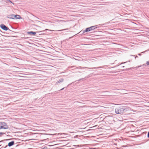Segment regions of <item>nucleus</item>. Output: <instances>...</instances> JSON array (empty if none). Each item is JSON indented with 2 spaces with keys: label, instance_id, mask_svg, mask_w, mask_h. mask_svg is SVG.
<instances>
[{
  "label": "nucleus",
  "instance_id": "nucleus-1",
  "mask_svg": "<svg viewBox=\"0 0 149 149\" xmlns=\"http://www.w3.org/2000/svg\"><path fill=\"white\" fill-rule=\"evenodd\" d=\"M54 124L52 123H48L47 124V131H49V130H52V131L51 132L52 134H47V135H55L56 134L54 133Z\"/></svg>",
  "mask_w": 149,
  "mask_h": 149
},
{
  "label": "nucleus",
  "instance_id": "nucleus-2",
  "mask_svg": "<svg viewBox=\"0 0 149 149\" xmlns=\"http://www.w3.org/2000/svg\"><path fill=\"white\" fill-rule=\"evenodd\" d=\"M125 109V107H121L116 108L115 109V111L117 114H121L123 112V111Z\"/></svg>",
  "mask_w": 149,
  "mask_h": 149
},
{
  "label": "nucleus",
  "instance_id": "nucleus-3",
  "mask_svg": "<svg viewBox=\"0 0 149 149\" xmlns=\"http://www.w3.org/2000/svg\"><path fill=\"white\" fill-rule=\"evenodd\" d=\"M8 128V126L6 123L3 122H0V129H7Z\"/></svg>",
  "mask_w": 149,
  "mask_h": 149
},
{
  "label": "nucleus",
  "instance_id": "nucleus-4",
  "mask_svg": "<svg viewBox=\"0 0 149 149\" xmlns=\"http://www.w3.org/2000/svg\"><path fill=\"white\" fill-rule=\"evenodd\" d=\"M0 26L1 28L4 30L7 31V30H9L10 31V30L4 24H1Z\"/></svg>",
  "mask_w": 149,
  "mask_h": 149
},
{
  "label": "nucleus",
  "instance_id": "nucleus-5",
  "mask_svg": "<svg viewBox=\"0 0 149 149\" xmlns=\"http://www.w3.org/2000/svg\"><path fill=\"white\" fill-rule=\"evenodd\" d=\"M7 18L14 19H15V15L13 14L8 15L7 16Z\"/></svg>",
  "mask_w": 149,
  "mask_h": 149
},
{
  "label": "nucleus",
  "instance_id": "nucleus-6",
  "mask_svg": "<svg viewBox=\"0 0 149 149\" xmlns=\"http://www.w3.org/2000/svg\"><path fill=\"white\" fill-rule=\"evenodd\" d=\"M14 144V141H12L8 143V146L9 147H10L13 145Z\"/></svg>",
  "mask_w": 149,
  "mask_h": 149
},
{
  "label": "nucleus",
  "instance_id": "nucleus-7",
  "mask_svg": "<svg viewBox=\"0 0 149 149\" xmlns=\"http://www.w3.org/2000/svg\"><path fill=\"white\" fill-rule=\"evenodd\" d=\"M96 26H92L89 28L90 29V30L91 31L96 28L97 27Z\"/></svg>",
  "mask_w": 149,
  "mask_h": 149
},
{
  "label": "nucleus",
  "instance_id": "nucleus-8",
  "mask_svg": "<svg viewBox=\"0 0 149 149\" xmlns=\"http://www.w3.org/2000/svg\"><path fill=\"white\" fill-rule=\"evenodd\" d=\"M28 34H32L33 35H34L36 34V33L35 32L31 31L30 32H28Z\"/></svg>",
  "mask_w": 149,
  "mask_h": 149
},
{
  "label": "nucleus",
  "instance_id": "nucleus-9",
  "mask_svg": "<svg viewBox=\"0 0 149 149\" xmlns=\"http://www.w3.org/2000/svg\"><path fill=\"white\" fill-rule=\"evenodd\" d=\"M91 31L90 30V29L89 28H86L85 29V30L83 31V33H84L85 32H88V31Z\"/></svg>",
  "mask_w": 149,
  "mask_h": 149
},
{
  "label": "nucleus",
  "instance_id": "nucleus-10",
  "mask_svg": "<svg viewBox=\"0 0 149 149\" xmlns=\"http://www.w3.org/2000/svg\"><path fill=\"white\" fill-rule=\"evenodd\" d=\"M15 18L17 19H21L22 17L19 15H15Z\"/></svg>",
  "mask_w": 149,
  "mask_h": 149
},
{
  "label": "nucleus",
  "instance_id": "nucleus-11",
  "mask_svg": "<svg viewBox=\"0 0 149 149\" xmlns=\"http://www.w3.org/2000/svg\"><path fill=\"white\" fill-rule=\"evenodd\" d=\"M64 81V79L63 78L57 81V83H60L62 82H63Z\"/></svg>",
  "mask_w": 149,
  "mask_h": 149
},
{
  "label": "nucleus",
  "instance_id": "nucleus-12",
  "mask_svg": "<svg viewBox=\"0 0 149 149\" xmlns=\"http://www.w3.org/2000/svg\"><path fill=\"white\" fill-rule=\"evenodd\" d=\"M102 67H97V68H96V67H93L92 68H88L89 69H96V68H101Z\"/></svg>",
  "mask_w": 149,
  "mask_h": 149
},
{
  "label": "nucleus",
  "instance_id": "nucleus-13",
  "mask_svg": "<svg viewBox=\"0 0 149 149\" xmlns=\"http://www.w3.org/2000/svg\"><path fill=\"white\" fill-rule=\"evenodd\" d=\"M5 134L3 132H0V137L2 136V135H3V134Z\"/></svg>",
  "mask_w": 149,
  "mask_h": 149
},
{
  "label": "nucleus",
  "instance_id": "nucleus-14",
  "mask_svg": "<svg viewBox=\"0 0 149 149\" xmlns=\"http://www.w3.org/2000/svg\"><path fill=\"white\" fill-rule=\"evenodd\" d=\"M52 49L50 48L49 47H47V50H50L51 49Z\"/></svg>",
  "mask_w": 149,
  "mask_h": 149
},
{
  "label": "nucleus",
  "instance_id": "nucleus-15",
  "mask_svg": "<svg viewBox=\"0 0 149 149\" xmlns=\"http://www.w3.org/2000/svg\"><path fill=\"white\" fill-rule=\"evenodd\" d=\"M47 33H50L49 32L51 31H50L48 29H47Z\"/></svg>",
  "mask_w": 149,
  "mask_h": 149
},
{
  "label": "nucleus",
  "instance_id": "nucleus-16",
  "mask_svg": "<svg viewBox=\"0 0 149 149\" xmlns=\"http://www.w3.org/2000/svg\"><path fill=\"white\" fill-rule=\"evenodd\" d=\"M146 64H147V65H149V61H147L146 62Z\"/></svg>",
  "mask_w": 149,
  "mask_h": 149
},
{
  "label": "nucleus",
  "instance_id": "nucleus-17",
  "mask_svg": "<svg viewBox=\"0 0 149 149\" xmlns=\"http://www.w3.org/2000/svg\"><path fill=\"white\" fill-rule=\"evenodd\" d=\"M147 137L148 138L149 137V131L148 132V135H147Z\"/></svg>",
  "mask_w": 149,
  "mask_h": 149
},
{
  "label": "nucleus",
  "instance_id": "nucleus-18",
  "mask_svg": "<svg viewBox=\"0 0 149 149\" xmlns=\"http://www.w3.org/2000/svg\"><path fill=\"white\" fill-rule=\"evenodd\" d=\"M47 58H48V56H50L49 54H47Z\"/></svg>",
  "mask_w": 149,
  "mask_h": 149
},
{
  "label": "nucleus",
  "instance_id": "nucleus-19",
  "mask_svg": "<svg viewBox=\"0 0 149 149\" xmlns=\"http://www.w3.org/2000/svg\"><path fill=\"white\" fill-rule=\"evenodd\" d=\"M146 51H147V50H146L144 52H142L141 53H145V52H146Z\"/></svg>",
  "mask_w": 149,
  "mask_h": 149
},
{
  "label": "nucleus",
  "instance_id": "nucleus-20",
  "mask_svg": "<svg viewBox=\"0 0 149 149\" xmlns=\"http://www.w3.org/2000/svg\"><path fill=\"white\" fill-rule=\"evenodd\" d=\"M3 146H2L1 145H0V148H1L3 147Z\"/></svg>",
  "mask_w": 149,
  "mask_h": 149
},
{
  "label": "nucleus",
  "instance_id": "nucleus-21",
  "mask_svg": "<svg viewBox=\"0 0 149 149\" xmlns=\"http://www.w3.org/2000/svg\"><path fill=\"white\" fill-rule=\"evenodd\" d=\"M64 88H62L61 90H59V91L62 90H63L64 89Z\"/></svg>",
  "mask_w": 149,
  "mask_h": 149
},
{
  "label": "nucleus",
  "instance_id": "nucleus-22",
  "mask_svg": "<svg viewBox=\"0 0 149 149\" xmlns=\"http://www.w3.org/2000/svg\"><path fill=\"white\" fill-rule=\"evenodd\" d=\"M63 29V30H60L59 31H63L64 30H66V29Z\"/></svg>",
  "mask_w": 149,
  "mask_h": 149
},
{
  "label": "nucleus",
  "instance_id": "nucleus-23",
  "mask_svg": "<svg viewBox=\"0 0 149 149\" xmlns=\"http://www.w3.org/2000/svg\"><path fill=\"white\" fill-rule=\"evenodd\" d=\"M83 79H79V81H80V80H81Z\"/></svg>",
  "mask_w": 149,
  "mask_h": 149
},
{
  "label": "nucleus",
  "instance_id": "nucleus-24",
  "mask_svg": "<svg viewBox=\"0 0 149 149\" xmlns=\"http://www.w3.org/2000/svg\"><path fill=\"white\" fill-rule=\"evenodd\" d=\"M49 42H47V45H48V44H49Z\"/></svg>",
  "mask_w": 149,
  "mask_h": 149
},
{
  "label": "nucleus",
  "instance_id": "nucleus-25",
  "mask_svg": "<svg viewBox=\"0 0 149 149\" xmlns=\"http://www.w3.org/2000/svg\"><path fill=\"white\" fill-rule=\"evenodd\" d=\"M138 54V55H139V56H141V54Z\"/></svg>",
  "mask_w": 149,
  "mask_h": 149
},
{
  "label": "nucleus",
  "instance_id": "nucleus-26",
  "mask_svg": "<svg viewBox=\"0 0 149 149\" xmlns=\"http://www.w3.org/2000/svg\"><path fill=\"white\" fill-rule=\"evenodd\" d=\"M7 146H8L7 145H6L5 147H4V148H6V147H7Z\"/></svg>",
  "mask_w": 149,
  "mask_h": 149
},
{
  "label": "nucleus",
  "instance_id": "nucleus-27",
  "mask_svg": "<svg viewBox=\"0 0 149 149\" xmlns=\"http://www.w3.org/2000/svg\"><path fill=\"white\" fill-rule=\"evenodd\" d=\"M3 141H0V143L2 142Z\"/></svg>",
  "mask_w": 149,
  "mask_h": 149
},
{
  "label": "nucleus",
  "instance_id": "nucleus-28",
  "mask_svg": "<svg viewBox=\"0 0 149 149\" xmlns=\"http://www.w3.org/2000/svg\"><path fill=\"white\" fill-rule=\"evenodd\" d=\"M9 1H10V2H11V3H12V2L10 1L9 0Z\"/></svg>",
  "mask_w": 149,
  "mask_h": 149
},
{
  "label": "nucleus",
  "instance_id": "nucleus-29",
  "mask_svg": "<svg viewBox=\"0 0 149 149\" xmlns=\"http://www.w3.org/2000/svg\"><path fill=\"white\" fill-rule=\"evenodd\" d=\"M49 66V65H47V66Z\"/></svg>",
  "mask_w": 149,
  "mask_h": 149
},
{
  "label": "nucleus",
  "instance_id": "nucleus-30",
  "mask_svg": "<svg viewBox=\"0 0 149 149\" xmlns=\"http://www.w3.org/2000/svg\"><path fill=\"white\" fill-rule=\"evenodd\" d=\"M126 62H124L123 63H126Z\"/></svg>",
  "mask_w": 149,
  "mask_h": 149
},
{
  "label": "nucleus",
  "instance_id": "nucleus-31",
  "mask_svg": "<svg viewBox=\"0 0 149 149\" xmlns=\"http://www.w3.org/2000/svg\"><path fill=\"white\" fill-rule=\"evenodd\" d=\"M48 146H50V145H48Z\"/></svg>",
  "mask_w": 149,
  "mask_h": 149
},
{
  "label": "nucleus",
  "instance_id": "nucleus-32",
  "mask_svg": "<svg viewBox=\"0 0 149 149\" xmlns=\"http://www.w3.org/2000/svg\"><path fill=\"white\" fill-rule=\"evenodd\" d=\"M8 140V139H6L5 140Z\"/></svg>",
  "mask_w": 149,
  "mask_h": 149
}]
</instances>
